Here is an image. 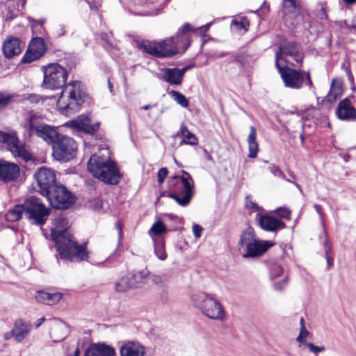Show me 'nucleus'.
Masks as SVG:
<instances>
[{"mask_svg":"<svg viewBox=\"0 0 356 356\" xmlns=\"http://www.w3.org/2000/svg\"><path fill=\"white\" fill-rule=\"evenodd\" d=\"M44 78L42 87L52 90L63 89L57 106L63 114L76 112L84 102L87 94L84 85L79 81H72L66 84L67 70L58 63L42 66Z\"/></svg>","mask_w":356,"mask_h":356,"instance_id":"obj_1","label":"nucleus"},{"mask_svg":"<svg viewBox=\"0 0 356 356\" xmlns=\"http://www.w3.org/2000/svg\"><path fill=\"white\" fill-rule=\"evenodd\" d=\"M54 227L51 228V239L61 259L71 262L88 261L87 243L79 244L70 232L68 220L64 217H58L54 220Z\"/></svg>","mask_w":356,"mask_h":356,"instance_id":"obj_2","label":"nucleus"},{"mask_svg":"<svg viewBox=\"0 0 356 356\" xmlns=\"http://www.w3.org/2000/svg\"><path fill=\"white\" fill-rule=\"evenodd\" d=\"M192 26L185 23L179 29L175 36L170 37L159 42V48L150 42H137V47L143 51L156 58L172 57L177 54L184 53L191 45V31Z\"/></svg>","mask_w":356,"mask_h":356,"instance_id":"obj_3","label":"nucleus"},{"mask_svg":"<svg viewBox=\"0 0 356 356\" xmlns=\"http://www.w3.org/2000/svg\"><path fill=\"white\" fill-rule=\"evenodd\" d=\"M88 171L96 178L105 184L116 185L119 183L121 174L116 163L110 160H104L96 154L88 161Z\"/></svg>","mask_w":356,"mask_h":356,"instance_id":"obj_4","label":"nucleus"},{"mask_svg":"<svg viewBox=\"0 0 356 356\" xmlns=\"http://www.w3.org/2000/svg\"><path fill=\"white\" fill-rule=\"evenodd\" d=\"M238 244L243 248L244 258H257L263 255L274 243L255 237L254 231L248 227L241 234Z\"/></svg>","mask_w":356,"mask_h":356,"instance_id":"obj_5","label":"nucleus"},{"mask_svg":"<svg viewBox=\"0 0 356 356\" xmlns=\"http://www.w3.org/2000/svg\"><path fill=\"white\" fill-rule=\"evenodd\" d=\"M191 302L203 315L211 319L222 321L225 316L220 302L207 293H193L191 296Z\"/></svg>","mask_w":356,"mask_h":356,"instance_id":"obj_6","label":"nucleus"},{"mask_svg":"<svg viewBox=\"0 0 356 356\" xmlns=\"http://www.w3.org/2000/svg\"><path fill=\"white\" fill-rule=\"evenodd\" d=\"M179 179L182 184V188L179 190V188H176L173 190L171 188L172 191L169 192L167 196L175 200L180 206L186 207L189 204L193 197V179L188 172L181 170L180 176L175 175L170 177L169 180L170 187L176 186Z\"/></svg>","mask_w":356,"mask_h":356,"instance_id":"obj_7","label":"nucleus"},{"mask_svg":"<svg viewBox=\"0 0 356 356\" xmlns=\"http://www.w3.org/2000/svg\"><path fill=\"white\" fill-rule=\"evenodd\" d=\"M26 127L30 137L35 135L49 144L53 145L60 134L56 127L45 124L40 116L35 114L29 116Z\"/></svg>","mask_w":356,"mask_h":356,"instance_id":"obj_8","label":"nucleus"},{"mask_svg":"<svg viewBox=\"0 0 356 356\" xmlns=\"http://www.w3.org/2000/svg\"><path fill=\"white\" fill-rule=\"evenodd\" d=\"M281 75V78L286 88L299 90L304 85L309 88L313 86V83L309 72L293 69L289 66L276 67Z\"/></svg>","mask_w":356,"mask_h":356,"instance_id":"obj_9","label":"nucleus"},{"mask_svg":"<svg viewBox=\"0 0 356 356\" xmlns=\"http://www.w3.org/2000/svg\"><path fill=\"white\" fill-rule=\"evenodd\" d=\"M25 217L31 223L42 226L45 224L49 214L50 209L37 197H30L24 201Z\"/></svg>","mask_w":356,"mask_h":356,"instance_id":"obj_10","label":"nucleus"},{"mask_svg":"<svg viewBox=\"0 0 356 356\" xmlns=\"http://www.w3.org/2000/svg\"><path fill=\"white\" fill-rule=\"evenodd\" d=\"M284 56H290L300 67L302 66L305 53L300 44L296 42L285 41L280 44L278 50L275 52V65L276 67L282 66L280 63V60H283L285 63L296 67L293 63H289L284 58Z\"/></svg>","mask_w":356,"mask_h":356,"instance_id":"obj_11","label":"nucleus"},{"mask_svg":"<svg viewBox=\"0 0 356 356\" xmlns=\"http://www.w3.org/2000/svg\"><path fill=\"white\" fill-rule=\"evenodd\" d=\"M76 149V143L72 138L60 134L52 145V154L58 161H69L75 156Z\"/></svg>","mask_w":356,"mask_h":356,"instance_id":"obj_12","label":"nucleus"},{"mask_svg":"<svg viewBox=\"0 0 356 356\" xmlns=\"http://www.w3.org/2000/svg\"><path fill=\"white\" fill-rule=\"evenodd\" d=\"M47 197L50 205L57 209H66L75 202V197L65 186L58 184L49 191Z\"/></svg>","mask_w":356,"mask_h":356,"instance_id":"obj_13","label":"nucleus"},{"mask_svg":"<svg viewBox=\"0 0 356 356\" xmlns=\"http://www.w3.org/2000/svg\"><path fill=\"white\" fill-rule=\"evenodd\" d=\"M34 178L38 187L35 190L43 196L58 185L54 171L46 167L38 168L34 173Z\"/></svg>","mask_w":356,"mask_h":356,"instance_id":"obj_14","label":"nucleus"},{"mask_svg":"<svg viewBox=\"0 0 356 356\" xmlns=\"http://www.w3.org/2000/svg\"><path fill=\"white\" fill-rule=\"evenodd\" d=\"M65 126L78 131L95 135L99 129L100 122L92 124L91 119L88 115H81L76 119L65 122Z\"/></svg>","mask_w":356,"mask_h":356,"instance_id":"obj_15","label":"nucleus"},{"mask_svg":"<svg viewBox=\"0 0 356 356\" xmlns=\"http://www.w3.org/2000/svg\"><path fill=\"white\" fill-rule=\"evenodd\" d=\"M46 50V44L43 38L38 37L32 39L22 59V63H30L39 59L44 54Z\"/></svg>","mask_w":356,"mask_h":356,"instance_id":"obj_16","label":"nucleus"},{"mask_svg":"<svg viewBox=\"0 0 356 356\" xmlns=\"http://www.w3.org/2000/svg\"><path fill=\"white\" fill-rule=\"evenodd\" d=\"M191 67V65H186L179 69L177 67L163 68L159 78L170 85H180L182 83L185 72Z\"/></svg>","mask_w":356,"mask_h":356,"instance_id":"obj_17","label":"nucleus"},{"mask_svg":"<svg viewBox=\"0 0 356 356\" xmlns=\"http://www.w3.org/2000/svg\"><path fill=\"white\" fill-rule=\"evenodd\" d=\"M19 172L17 164L0 159V181L4 183L13 181L18 178Z\"/></svg>","mask_w":356,"mask_h":356,"instance_id":"obj_18","label":"nucleus"},{"mask_svg":"<svg viewBox=\"0 0 356 356\" xmlns=\"http://www.w3.org/2000/svg\"><path fill=\"white\" fill-rule=\"evenodd\" d=\"M336 114L338 118L342 120L355 121L356 120V109L351 105L348 98L339 102Z\"/></svg>","mask_w":356,"mask_h":356,"instance_id":"obj_19","label":"nucleus"},{"mask_svg":"<svg viewBox=\"0 0 356 356\" xmlns=\"http://www.w3.org/2000/svg\"><path fill=\"white\" fill-rule=\"evenodd\" d=\"M20 40L14 36H8L4 40L2 46L3 54L7 58H11L19 54L22 51Z\"/></svg>","mask_w":356,"mask_h":356,"instance_id":"obj_20","label":"nucleus"},{"mask_svg":"<svg viewBox=\"0 0 356 356\" xmlns=\"http://www.w3.org/2000/svg\"><path fill=\"white\" fill-rule=\"evenodd\" d=\"M85 356H115L114 348L105 343H92L86 350Z\"/></svg>","mask_w":356,"mask_h":356,"instance_id":"obj_21","label":"nucleus"},{"mask_svg":"<svg viewBox=\"0 0 356 356\" xmlns=\"http://www.w3.org/2000/svg\"><path fill=\"white\" fill-rule=\"evenodd\" d=\"M259 217V225L260 227L268 232H276L286 227L284 222L270 216H257Z\"/></svg>","mask_w":356,"mask_h":356,"instance_id":"obj_22","label":"nucleus"},{"mask_svg":"<svg viewBox=\"0 0 356 356\" xmlns=\"http://www.w3.org/2000/svg\"><path fill=\"white\" fill-rule=\"evenodd\" d=\"M120 356H144L145 348L139 342L129 341L120 347Z\"/></svg>","mask_w":356,"mask_h":356,"instance_id":"obj_23","label":"nucleus"},{"mask_svg":"<svg viewBox=\"0 0 356 356\" xmlns=\"http://www.w3.org/2000/svg\"><path fill=\"white\" fill-rule=\"evenodd\" d=\"M32 325L29 322H25L22 318L15 320L13 325V330L15 334V341L22 343L29 334Z\"/></svg>","mask_w":356,"mask_h":356,"instance_id":"obj_24","label":"nucleus"},{"mask_svg":"<svg viewBox=\"0 0 356 356\" xmlns=\"http://www.w3.org/2000/svg\"><path fill=\"white\" fill-rule=\"evenodd\" d=\"M11 144L9 146L10 150L15 154V155L27 162L32 160V155L26 149L24 144H19V140L17 136L12 139Z\"/></svg>","mask_w":356,"mask_h":356,"instance_id":"obj_25","label":"nucleus"},{"mask_svg":"<svg viewBox=\"0 0 356 356\" xmlns=\"http://www.w3.org/2000/svg\"><path fill=\"white\" fill-rule=\"evenodd\" d=\"M70 334L68 325L61 320H56L53 327V341L58 343L64 340Z\"/></svg>","mask_w":356,"mask_h":356,"instance_id":"obj_26","label":"nucleus"},{"mask_svg":"<svg viewBox=\"0 0 356 356\" xmlns=\"http://www.w3.org/2000/svg\"><path fill=\"white\" fill-rule=\"evenodd\" d=\"M63 297L60 293H47L44 291H38L35 295V300L37 302L48 305H53L58 302Z\"/></svg>","mask_w":356,"mask_h":356,"instance_id":"obj_27","label":"nucleus"},{"mask_svg":"<svg viewBox=\"0 0 356 356\" xmlns=\"http://www.w3.org/2000/svg\"><path fill=\"white\" fill-rule=\"evenodd\" d=\"M250 134L248 137V157L256 158L257 156V152L259 149L258 143L257 142V131L254 127L251 126L250 128Z\"/></svg>","mask_w":356,"mask_h":356,"instance_id":"obj_28","label":"nucleus"},{"mask_svg":"<svg viewBox=\"0 0 356 356\" xmlns=\"http://www.w3.org/2000/svg\"><path fill=\"white\" fill-rule=\"evenodd\" d=\"M149 275V271L147 269H143L139 271H132L127 274L133 288H138L145 283L147 277Z\"/></svg>","mask_w":356,"mask_h":356,"instance_id":"obj_29","label":"nucleus"},{"mask_svg":"<svg viewBox=\"0 0 356 356\" xmlns=\"http://www.w3.org/2000/svg\"><path fill=\"white\" fill-rule=\"evenodd\" d=\"M154 253L158 259L164 261L167 258L165 250V241L162 237L154 238Z\"/></svg>","mask_w":356,"mask_h":356,"instance_id":"obj_30","label":"nucleus"},{"mask_svg":"<svg viewBox=\"0 0 356 356\" xmlns=\"http://www.w3.org/2000/svg\"><path fill=\"white\" fill-rule=\"evenodd\" d=\"M180 134L183 138L181 144H188L191 145L197 144L198 140L197 137L192 134L185 125L181 127Z\"/></svg>","mask_w":356,"mask_h":356,"instance_id":"obj_31","label":"nucleus"},{"mask_svg":"<svg viewBox=\"0 0 356 356\" xmlns=\"http://www.w3.org/2000/svg\"><path fill=\"white\" fill-rule=\"evenodd\" d=\"M300 10V6L296 0H284L282 13L284 17L289 14H298Z\"/></svg>","mask_w":356,"mask_h":356,"instance_id":"obj_32","label":"nucleus"},{"mask_svg":"<svg viewBox=\"0 0 356 356\" xmlns=\"http://www.w3.org/2000/svg\"><path fill=\"white\" fill-rule=\"evenodd\" d=\"M131 289H133V286L131 285V282L130 281L127 274L122 277L115 284V290L118 293H124Z\"/></svg>","mask_w":356,"mask_h":356,"instance_id":"obj_33","label":"nucleus"},{"mask_svg":"<svg viewBox=\"0 0 356 356\" xmlns=\"http://www.w3.org/2000/svg\"><path fill=\"white\" fill-rule=\"evenodd\" d=\"M170 96L183 108H187L189 105V101L181 92L176 90H171L169 92Z\"/></svg>","mask_w":356,"mask_h":356,"instance_id":"obj_34","label":"nucleus"},{"mask_svg":"<svg viewBox=\"0 0 356 356\" xmlns=\"http://www.w3.org/2000/svg\"><path fill=\"white\" fill-rule=\"evenodd\" d=\"M325 234V241L323 242L324 245V251L325 254V259L327 261V265L328 268H330L333 265L334 258L332 254V248L330 244L327 240V234L325 231H324Z\"/></svg>","mask_w":356,"mask_h":356,"instance_id":"obj_35","label":"nucleus"},{"mask_svg":"<svg viewBox=\"0 0 356 356\" xmlns=\"http://www.w3.org/2000/svg\"><path fill=\"white\" fill-rule=\"evenodd\" d=\"M150 232L156 236V238L161 237V235L166 232V227L164 223L159 220L153 224L150 229Z\"/></svg>","mask_w":356,"mask_h":356,"instance_id":"obj_36","label":"nucleus"},{"mask_svg":"<svg viewBox=\"0 0 356 356\" xmlns=\"http://www.w3.org/2000/svg\"><path fill=\"white\" fill-rule=\"evenodd\" d=\"M269 271L270 278L275 279L282 275L283 268L280 264L273 262L269 266Z\"/></svg>","mask_w":356,"mask_h":356,"instance_id":"obj_37","label":"nucleus"},{"mask_svg":"<svg viewBox=\"0 0 356 356\" xmlns=\"http://www.w3.org/2000/svg\"><path fill=\"white\" fill-rule=\"evenodd\" d=\"M317 9L318 11L316 13V15L320 19L323 20L328 19V16L326 12L327 4L325 2H319L317 4Z\"/></svg>","mask_w":356,"mask_h":356,"instance_id":"obj_38","label":"nucleus"},{"mask_svg":"<svg viewBox=\"0 0 356 356\" xmlns=\"http://www.w3.org/2000/svg\"><path fill=\"white\" fill-rule=\"evenodd\" d=\"M245 207L248 209L252 210V211H259L261 212L264 209L262 207H259L256 202H252L250 200V195H246L245 198Z\"/></svg>","mask_w":356,"mask_h":356,"instance_id":"obj_39","label":"nucleus"},{"mask_svg":"<svg viewBox=\"0 0 356 356\" xmlns=\"http://www.w3.org/2000/svg\"><path fill=\"white\" fill-rule=\"evenodd\" d=\"M103 200L99 197L93 198L88 202L89 207L95 211H99L103 209Z\"/></svg>","mask_w":356,"mask_h":356,"instance_id":"obj_40","label":"nucleus"},{"mask_svg":"<svg viewBox=\"0 0 356 356\" xmlns=\"http://www.w3.org/2000/svg\"><path fill=\"white\" fill-rule=\"evenodd\" d=\"M268 170L271 172L275 177H280L286 180V175L282 170L275 164H270L268 167Z\"/></svg>","mask_w":356,"mask_h":356,"instance_id":"obj_41","label":"nucleus"},{"mask_svg":"<svg viewBox=\"0 0 356 356\" xmlns=\"http://www.w3.org/2000/svg\"><path fill=\"white\" fill-rule=\"evenodd\" d=\"M15 134H8L0 131V143H4L9 147L13 138H15Z\"/></svg>","mask_w":356,"mask_h":356,"instance_id":"obj_42","label":"nucleus"},{"mask_svg":"<svg viewBox=\"0 0 356 356\" xmlns=\"http://www.w3.org/2000/svg\"><path fill=\"white\" fill-rule=\"evenodd\" d=\"M14 215L17 217V220H19L22 218V215L25 216V207L24 202L22 204H17L13 208Z\"/></svg>","mask_w":356,"mask_h":356,"instance_id":"obj_43","label":"nucleus"},{"mask_svg":"<svg viewBox=\"0 0 356 356\" xmlns=\"http://www.w3.org/2000/svg\"><path fill=\"white\" fill-rule=\"evenodd\" d=\"M334 80H332V81L331 83L330 90L326 97L327 102H329L330 103L334 102L339 98V95H340L339 92H337L334 90H332V87L334 86Z\"/></svg>","mask_w":356,"mask_h":356,"instance_id":"obj_44","label":"nucleus"},{"mask_svg":"<svg viewBox=\"0 0 356 356\" xmlns=\"http://www.w3.org/2000/svg\"><path fill=\"white\" fill-rule=\"evenodd\" d=\"M305 346L308 348L309 350L314 353H318L325 350L324 346H317L312 343L305 342Z\"/></svg>","mask_w":356,"mask_h":356,"instance_id":"obj_45","label":"nucleus"},{"mask_svg":"<svg viewBox=\"0 0 356 356\" xmlns=\"http://www.w3.org/2000/svg\"><path fill=\"white\" fill-rule=\"evenodd\" d=\"M277 216L281 218H286L289 219L290 218V211L286 208H278L275 211Z\"/></svg>","mask_w":356,"mask_h":356,"instance_id":"obj_46","label":"nucleus"},{"mask_svg":"<svg viewBox=\"0 0 356 356\" xmlns=\"http://www.w3.org/2000/svg\"><path fill=\"white\" fill-rule=\"evenodd\" d=\"M168 173V170L166 168H161L159 169L157 174V181L159 184L163 183Z\"/></svg>","mask_w":356,"mask_h":356,"instance_id":"obj_47","label":"nucleus"},{"mask_svg":"<svg viewBox=\"0 0 356 356\" xmlns=\"http://www.w3.org/2000/svg\"><path fill=\"white\" fill-rule=\"evenodd\" d=\"M11 97L9 95H6L0 92V109L6 107L10 102Z\"/></svg>","mask_w":356,"mask_h":356,"instance_id":"obj_48","label":"nucleus"},{"mask_svg":"<svg viewBox=\"0 0 356 356\" xmlns=\"http://www.w3.org/2000/svg\"><path fill=\"white\" fill-rule=\"evenodd\" d=\"M65 33V26L64 24H60L55 28V35L56 37L64 36Z\"/></svg>","mask_w":356,"mask_h":356,"instance_id":"obj_49","label":"nucleus"},{"mask_svg":"<svg viewBox=\"0 0 356 356\" xmlns=\"http://www.w3.org/2000/svg\"><path fill=\"white\" fill-rule=\"evenodd\" d=\"M169 298V291L166 287H163L160 293V299L161 301L163 303L168 302Z\"/></svg>","mask_w":356,"mask_h":356,"instance_id":"obj_50","label":"nucleus"},{"mask_svg":"<svg viewBox=\"0 0 356 356\" xmlns=\"http://www.w3.org/2000/svg\"><path fill=\"white\" fill-rule=\"evenodd\" d=\"M233 62L237 63L240 67L245 65V58L240 54L233 55Z\"/></svg>","mask_w":356,"mask_h":356,"instance_id":"obj_51","label":"nucleus"},{"mask_svg":"<svg viewBox=\"0 0 356 356\" xmlns=\"http://www.w3.org/2000/svg\"><path fill=\"white\" fill-rule=\"evenodd\" d=\"M202 230H203V229L200 225H199L197 224H193V233L194 236L196 238H200L201 236Z\"/></svg>","mask_w":356,"mask_h":356,"instance_id":"obj_52","label":"nucleus"},{"mask_svg":"<svg viewBox=\"0 0 356 356\" xmlns=\"http://www.w3.org/2000/svg\"><path fill=\"white\" fill-rule=\"evenodd\" d=\"M26 99L30 103L38 104L41 100V97L38 95L31 94V95H29V96L27 97Z\"/></svg>","mask_w":356,"mask_h":356,"instance_id":"obj_53","label":"nucleus"},{"mask_svg":"<svg viewBox=\"0 0 356 356\" xmlns=\"http://www.w3.org/2000/svg\"><path fill=\"white\" fill-rule=\"evenodd\" d=\"M13 209H10L6 214V219L8 222H15L17 221V217L14 215Z\"/></svg>","mask_w":356,"mask_h":356,"instance_id":"obj_54","label":"nucleus"},{"mask_svg":"<svg viewBox=\"0 0 356 356\" xmlns=\"http://www.w3.org/2000/svg\"><path fill=\"white\" fill-rule=\"evenodd\" d=\"M232 25L235 26L236 29L238 30L244 29V30L247 31L246 25L242 22L233 21L232 23Z\"/></svg>","mask_w":356,"mask_h":356,"instance_id":"obj_55","label":"nucleus"},{"mask_svg":"<svg viewBox=\"0 0 356 356\" xmlns=\"http://www.w3.org/2000/svg\"><path fill=\"white\" fill-rule=\"evenodd\" d=\"M16 17V15L13 13V11L10 9V7L8 8V12L6 17V21H11Z\"/></svg>","mask_w":356,"mask_h":356,"instance_id":"obj_56","label":"nucleus"},{"mask_svg":"<svg viewBox=\"0 0 356 356\" xmlns=\"http://www.w3.org/2000/svg\"><path fill=\"white\" fill-rule=\"evenodd\" d=\"M287 279L286 277L281 282H275L273 284V287L276 290H281L283 289L284 286L286 284Z\"/></svg>","mask_w":356,"mask_h":356,"instance_id":"obj_57","label":"nucleus"},{"mask_svg":"<svg viewBox=\"0 0 356 356\" xmlns=\"http://www.w3.org/2000/svg\"><path fill=\"white\" fill-rule=\"evenodd\" d=\"M115 226L118 229V245H120L121 243L122 237V226H121L120 222H117L115 223Z\"/></svg>","mask_w":356,"mask_h":356,"instance_id":"obj_58","label":"nucleus"},{"mask_svg":"<svg viewBox=\"0 0 356 356\" xmlns=\"http://www.w3.org/2000/svg\"><path fill=\"white\" fill-rule=\"evenodd\" d=\"M3 337H4L5 340H10L13 337H14V339H15V334L13 329L12 330H10V332H6L4 334Z\"/></svg>","mask_w":356,"mask_h":356,"instance_id":"obj_59","label":"nucleus"},{"mask_svg":"<svg viewBox=\"0 0 356 356\" xmlns=\"http://www.w3.org/2000/svg\"><path fill=\"white\" fill-rule=\"evenodd\" d=\"M314 207L316 210V211L318 213V215L320 216V217L323 219V215L324 213H323L322 211V207L321 205L319 204H315L314 205Z\"/></svg>","mask_w":356,"mask_h":356,"instance_id":"obj_60","label":"nucleus"},{"mask_svg":"<svg viewBox=\"0 0 356 356\" xmlns=\"http://www.w3.org/2000/svg\"><path fill=\"white\" fill-rule=\"evenodd\" d=\"M302 336H307L309 334V332L307 330L305 325H302L300 327V334Z\"/></svg>","mask_w":356,"mask_h":356,"instance_id":"obj_61","label":"nucleus"},{"mask_svg":"<svg viewBox=\"0 0 356 356\" xmlns=\"http://www.w3.org/2000/svg\"><path fill=\"white\" fill-rule=\"evenodd\" d=\"M229 53H227V52H225V51H222L220 53H216L213 56L214 58H222V57H225L227 55H229Z\"/></svg>","mask_w":356,"mask_h":356,"instance_id":"obj_62","label":"nucleus"},{"mask_svg":"<svg viewBox=\"0 0 356 356\" xmlns=\"http://www.w3.org/2000/svg\"><path fill=\"white\" fill-rule=\"evenodd\" d=\"M152 281L156 284H163V282L161 280V278L159 276H154L153 280H152Z\"/></svg>","mask_w":356,"mask_h":356,"instance_id":"obj_63","label":"nucleus"},{"mask_svg":"<svg viewBox=\"0 0 356 356\" xmlns=\"http://www.w3.org/2000/svg\"><path fill=\"white\" fill-rule=\"evenodd\" d=\"M45 321V318L44 317H42L39 319H38L37 322L35 323V328H38L39 327L42 323H44Z\"/></svg>","mask_w":356,"mask_h":356,"instance_id":"obj_64","label":"nucleus"}]
</instances>
